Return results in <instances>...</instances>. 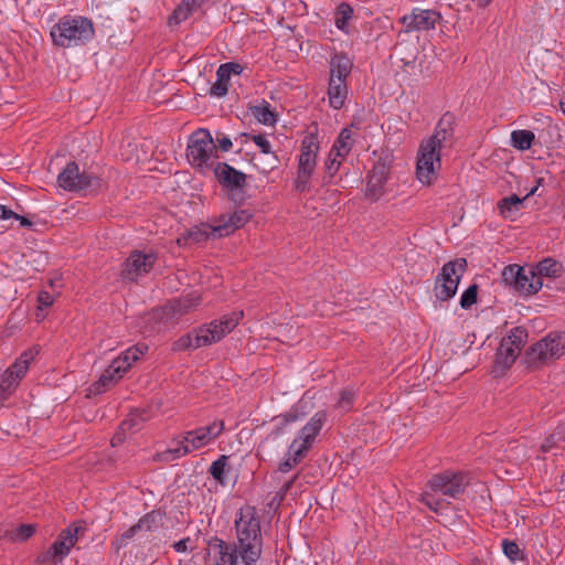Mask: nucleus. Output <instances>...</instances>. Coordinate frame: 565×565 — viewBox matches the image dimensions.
I'll use <instances>...</instances> for the list:
<instances>
[{
	"mask_svg": "<svg viewBox=\"0 0 565 565\" xmlns=\"http://www.w3.org/2000/svg\"><path fill=\"white\" fill-rule=\"evenodd\" d=\"M235 541L226 542L218 536L207 541L213 565H256L263 554L260 520L256 508L242 507L235 515Z\"/></svg>",
	"mask_w": 565,
	"mask_h": 565,
	"instance_id": "f257e3e1",
	"label": "nucleus"
},
{
	"mask_svg": "<svg viewBox=\"0 0 565 565\" xmlns=\"http://www.w3.org/2000/svg\"><path fill=\"white\" fill-rule=\"evenodd\" d=\"M454 137L452 116L445 114L436 125L433 136L422 141L418 150L416 174L424 184H431L440 167V151Z\"/></svg>",
	"mask_w": 565,
	"mask_h": 565,
	"instance_id": "f03ea898",
	"label": "nucleus"
},
{
	"mask_svg": "<svg viewBox=\"0 0 565 565\" xmlns=\"http://www.w3.org/2000/svg\"><path fill=\"white\" fill-rule=\"evenodd\" d=\"M469 484L467 475L460 471L446 470L434 475L420 495V501L431 511L437 512L447 499H457Z\"/></svg>",
	"mask_w": 565,
	"mask_h": 565,
	"instance_id": "7ed1b4c3",
	"label": "nucleus"
},
{
	"mask_svg": "<svg viewBox=\"0 0 565 565\" xmlns=\"http://www.w3.org/2000/svg\"><path fill=\"white\" fill-rule=\"evenodd\" d=\"M243 318V311H234L222 316L209 324L195 329L193 332L180 337L172 344L173 351L195 350L207 347L222 340L232 332Z\"/></svg>",
	"mask_w": 565,
	"mask_h": 565,
	"instance_id": "20e7f679",
	"label": "nucleus"
},
{
	"mask_svg": "<svg viewBox=\"0 0 565 565\" xmlns=\"http://www.w3.org/2000/svg\"><path fill=\"white\" fill-rule=\"evenodd\" d=\"M327 420L324 412H317L310 420L299 430L297 438L288 447V452L278 466V471L286 473L294 469L306 457L312 447L316 437Z\"/></svg>",
	"mask_w": 565,
	"mask_h": 565,
	"instance_id": "39448f33",
	"label": "nucleus"
},
{
	"mask_svg": "<svg viewBox=\"0 0 565 565\" xmlns=\"http://www.w3.org/2000/svg\"><path fill=\"white\" fill-rule=\"evenodd\" d=\"M224 430L223 420H214L206 426L189 430L177 441L175 447L160 454V459L164 461L175 460L190 454L193 450L207 446L216 439Z\"/></svg>",
	"mask_w": 565,
	"mask_h": 565,
	"instance_id": "423d86ee",
	"label": "nucleus"
},
{
	"mask_svg": "<svg viewBox=\"0 0 565 565\" xmlns=\"http://www.w3.org/2000/svg\"><path fill=\"white\" fill-rule=\"evenodd\" d=\"M185 156L190 166L201 173L212 171L218 156L210 130L199 128L190 135Z\"/></svg>",
	"mask_w": 565,
	"mask_h": 565,
	"instance_id": "0eeeda50",
	"label": "nucleus"
},
{
	"mask_svg": "<svg viewBox=\"0 0 565 565\" xmlns=\"http://www.w3.org/2000/svg\"><path fill=\"white\" fill-rule=\"evenodd\" d=\"M94 35L89 19L83 17H64L51 30V38L60 47H73L87 43Z\"/></svg>",
	"mask_w": 565,
	"mask_h": 565,
	"instance_id": "6e6552de",
	"label": "nucleus"
},
{
	"mask_svg": "<svg viewBox=\"0 0 565 565\" xmlns=\"http://www.w3.org/2000/svg\"><path fill=\"white\" fill-rule=\"evenodd\" d=\"M353 67L345 54H334L330 60V77L328 83V102L331 108L341 109L349 95L347 79Z\"/></svg>",
	"mask_w": 565,
	"mask_h": 565,
	"instance_id": "1a4fd4ad",
	"label": "nucleus"
},
{
	"mask_svg": "<svg viewBox=\"0 0 565 565\" xmlns=\"http://www.w3.org/2000/svg\"><path fill=\"white\" fill-rule=\"evenodd\" d=\"M148 350L146 344H137L124 351L114 359L108 367L103 372L98 381L93 384L95 394H100L118 382L131 365L140 359Z\"/></svg>",
	"mask_w": 565,
	"mask_h": 565,
	"instance_id": "9d476101",
	"label": "nucleus"
},
{
	"mask_svg": "<svg viewBox=\"0 0 565 565\" xmlns=\"http://www.w3.org/2000/svg\"><path fill=\"white\" fill-rule=\"evenodd\" d=\"M320 143L317 135L310 134L301 141L300 153L298 156L297 175L295 179V189L300 192H308L311 189L310 181L317 166Z\"/></svg>",
	"mask_w": 565,
	"mask_h": 565,
	"instance_id": "9b49d317",
	"label": "nucleus"
},
{
	"mask_svg": "<svg viewBox=\"0 0 565 565\" xmlns=\"http://www.w3.org/2000/svg\"><path fill=\"white\" fill-rule=\"evenodd\" d=\"M86 529L83 521L74 522L64 529L56 537L51 547L43 552L39 557L40 564H53L61 563L75 546L78 539L84 535Z\"/></svg>",
	"mask_w": 565,
	"mask_h": 565,
	"instance_id": "f8f14e48",
	"label": "nucleus"
},
{
	"mask_svg": "<svg viewBox=\"0 0 565 565\" xmlns=\"http://www.w3.org/2000/svg\"><path fill=\"white\" fill-rule=\"evenodd\" d=\"M467 268L465 258H457L446 263L435 281V296L440 301H448L451 299L458 289L461 277Z\"/></svg>",
	"mask_w": 565,
	"mask_h": 565,
	"instance_id": "ddd939ff",
	"label": "nucleus"
},
{
	"mask_svg": "<svg viewBox=\"0 0 565 565\" xmlns=\"http://www.w3.org/2000/svg\"><path fill=\"white\" fill-rule=\"evenodd\" d=\"M57 184L65 191L79 192L102 188V180L90 172L82 171L75 161H71L58 173Z\"/></svg>",
	"mask_w": 565,
	"mask_h": 565,
	"instance_id": "4468645a",
	"label": "nucleus"
},
{
	"mask_svg": "<svg viewBox=\"0 0 565 565\" xmlns=\"http://www.w3.org/2000/svg\"><path fill=\"white\" fill-rule=\"evenodd\" d=\"M503 279L512 282L522 295H534L543 287V280H540L533 266L509 265L503 270Z\"/></svg>",
	"mask_w": 565,
	"mask_h": 565,
	"instance_id": "2eb2a0df",
	"label": "nucleus"
},
{
	"mask_svg": "<svg viewBox=\"0 0 565 565\" xmlns=\"http://www.w3.org/2000/svg\"><path fill=\"white\" fill-rule=\"evenodd\" d=\"M157 259V253L152 249H134L122 264L121 278L128 281H137L140 277L151 271Z\"/></svg>",
	"mask_w": 565,
	"mask_h": 565,
	"instance_id": "dca6fc26",
	"label": "nucleus"
},
{
	"mask_svg": "<svg viewBox=\"0 0 565 565\" xmlns=\"http://www.w3.org/2000/svg\"><path fill=\"white\" fill-rule=\"evenodd\" d=\"M300 419L296 409H291L286 414H280L271 419L273 429L258 445L257 454L260 456H271L279 448L278 438L286 433V427L294 422Z\"/></svg>",
	"mask_w": 565,
	"mask_h": 565,
	"instance_id": "f3484780",
	"label": "nucleus"
},
{
	"mask_svg": "<svg viewBox=\"0 0 565 565\" xmlns=\"http://www.w3.org/2000/svg\"><path fill=\"white\" fill-rule=\"evenodd\" d=\"M565 351V332H551L531 348L530 358L533 362L546 363L558 359Z\"/></svg>",
	"mask_w": 565,
	"mask_h": 565,
	"instance_id": "a211bd4d",
	"label": "nucleus"
},
{
	"mask_svg": "<svg viewBox=\"0 0 565 565\" xmlns=\"http://www.w3.org/2000/svg\"><path fill=\"white\" fill-rule=\"evenodd\" d=\"M212 171L222 189L233 195L241 193L246 185V174L226 162H216Z\"/></svg>",
	"mask_w": 565,
	"mask_h": 565,
	"instance_id": "6ab92c4d",
	"label": "nucleus"
},
{
	"mask_svg": "<svg viewBox=\"0 0 565 565\" xmlns=\"http://www.w3.org/2000/svg\"><path fill=\"white\" fill-rule=\"evenodd\" d=\"M440 20L441 15L436 10L415 8L409 14L404 15L401 22L406 32H413L435 29Z\"/></svg>",
	"mask_w": 565,
	"mask_h": 565,
	"instance_id": "aec40b11",
	"label": "nucleus"
},
{
	"mask_svg": "<svg viewBox=\"0 0 565 565\" xmlns=\"http://www.w3.org/2000/svg\"><path fill=\"white\" fill-rule=\"evenodd\" d=\"M252 217L247 210H238L232 214H223L215 221L218 236L224 237L243 227Z\"/></svg>",
	"mask_w": 565,
	"mask_h": 565,
	"instance_id": "412c9836",
	"label": "nucleus"
},
{
	"mask_svg": "<svg viewBox=\"0 0 565 565\" xmlns=\"http://www.w3.org/2000/svg\"><path fill=\"white\" fill-rule=\"evenodd\" d=\"M214 230H216L215 222L213 224L202 223L200 226H194L184 232L177 242L180 246H186L192 243L204 242L209 238H221Z\"/></svg>",
	"mask_w": 565,
	"mask_h": 565,
	"instance_id": "4be33fe9",
	"label": "nucleus"
},
{
	"mask_svg": "<svg viewBox=\"0 0 565 565\" xmlns=\"http://www.w3.org/2000/svg\"><path fill=\"white\" fill-rule=\"evenodd\" d=\"M366 196L373 201L379 200L384 193L387 181L386 168L383 164L375 166L366 177Z\"/></svg>",
	"mask_w": 565,
	"mask_h": 565,
	"instance_id": "5701e85b",
	"label": "nucleus"
},
{
	"mask_svg": "<svg viewBox=\"0 0 565 565\" xmlns=\"http://www.w3.org/2000/svg\"><path fill=\"white\" fill-rule=\"evenodd\" d=\"M537 190V186L533 188L523 199L519 198L516 194H512L510 196H505L498 202V209L500 214L504 218L513 220L514 216L520 212L521 206L525 199L530 195H533Z\"/></svg>",
	"mask_w": 565,
	"mask_h": 565,
	"instance_id": "b1692460",
	"label": "nucleus"
},
{
	"mask_svg": "<svg viewBox=\"0 0 565 565\" xmlns=\"http://www.w3.org/2000/svg\"><path fill=\"white\" fill-rule=\"evenodd\" d=\"M520 352V350L512 347L511 341L501 340L495 354V367H501V370L509 369L514 363Z\"/></svg>",
	"mask_w": 565,
	"mask_h": 565,
	"instance_id": "393cba45",
	"label": "nucleus"
},
{
	"mask_svg": "<svg viewBox=\"0 0 565 565\" xmlns=\"http://www.w3.org/2000/svg\"><path fill=\"white\" fill-rule=\"evenodd\" d=\"M39 354V349L38 348H31L24 352H22L20 354V356L14 361V363L9 366L7 370L8 371H11L13 375H15V377H18L19 380H22L29 367H30V364L32 363V361L35 359V356Z\"/></svg>",
	"mask_w": 565,
	"mask_h": 565,
	"instance_id": "a878e982",
	"label": "nucleus"
},
{
	"mask_svg": "<svg viewBox=\"0 0 565 565\" xmlns=\"http://www.w3.org/2000/svg\"><path fill=\"white\" fill-rule=\"evenodd\" d=\"M533 267L535 268V273L537 277H540V280H543V277L557 278L564 271L562 263L550 257L544 258L536 265H533Z\"/></svg>",
	"mask_w": 565,
	"mask_h": 565,
	"instance_id": "bb28decb",
	"label": "nucleus"
},
{
	"mask_svg": "<svg viewBox=\"0 0 565 565\" xmlns=\"http://www.w3.org/2000/svg\"><path fill=\"white\" fill-rule=\"evenodd\" d=\"M353 147L352 132L349 128H343L333 146L331 147V151L335 153V156H340L341 158H345Z\"/></svg>",
	"mask_w": 565,
	"mask_h": 565,
	"instance_id": "cd10ccee",
	"label": "nucleus"
},
{
	"mask_svg": "<svg viewBox=\"0 0 565 565\" xmlns=\"http://www.w3.org/2000/svg\"><path fill=\"white\" fill-rule=\"evenodd\" d=\"M196 10L199 9L192 6L191 0H182L169 18V25H179L186 21Z\"/></svg>",
	"mask_w": 565,
	"mask_h": 565,
	"instance_id": "c85d7f7f",
	"label": "nucleus"
},
{
	"mask_svg": "<svg viewBox=\"0 0 565 565\" xmlns=\"http://www.w3.org/2000/svg\"><path fill=\"white\" fill-rule=\"evenodd\" d=\"M535 140V135L531 130L519 129L511 132V145L518 150H529Z\"/></svg>",
	"mask_w": 565,
	"mask_h": 565,
	"instance_id": "c756f323",
	"label": "nucleus"
},
{
	"mask_svg": "<svg viewBox=\"0 0 565 565\" xmlns=\"http://www.w3.org/2000/svg\"><path fill=\"white\" fill-rule=\"evenodd\" d=\"M250 113L258 122L265 126H273L276 122V116L270 104L266 100H263L260 105L250 107Z\"/></svg>",
	"mask_w": 565,
	"mask_h": 565,
	"instance_id": "7c9ffc66",
	"label": "nucleus"
},
{
	"mask_svg": "<svg viewBox=\"0 0 565 565\" xmlns=\"http://www.w3.org/2000/svg\"><path fill=\"white\" fill-rule=\"evenodd\" d=\"M21 380L15 377L11 371L6 370L0 381V404L4 402L18 387Z\"/></svg>",
	"mask_w": 565,
	"mask_h": 565,
	"instance_id": "2f4dec72",
	"label": "nucleus"
},
{
	"mask_svg": "<svg viewBox=\"0 0 565 565\" xmlns=\"http://www.w3.org/2000/svg\"><path fill=\"white\" fill-rule=\"evenodd\" d=\"M228 465V457L226 455L220 456L213 461L209 468L211 476L222 486L226 483L225 472Z\"/></svg>",
	"mask_w": 565,
	"mask_h": 565,
	"instance_id": "473e14b6",
	"label": "nucleus"
},
{
	"mask_svg": "<svg viewBox=\"0 0 565 565\" xmlns=\"http://www.w3.org/2000/svg\"><path fill=\"white\" fill-rule=\"evenodd\" d=\"M344 158H341L340 156H335V153H333V151L330 150L329 152V156L324 162V170H326V175L323 177V183H329L331 181V179L337 174V172L339 171L341 164H342V160Z\"/></svg>",
	"mask_w": 565,
	"mask_h": 565,
	"instance_id": "72a5a7b5",
	"label": "nucleus"
},
{
	"mask_svg": "<svg viewBox=\"0 0 565 565\" xmlns=\"http://www.w3.org/2000/svg\"><path fill=\"white\" fill-rule=\"evenodd\" d=\"M160 522L161 514L157 511H151L139 519L137 527H139L140 531L152 532L159 526Z\"/></svg>",
	"mask_w": 565,
	"mask_h": 565,
	"instance_id": "f704fd0d",
	"label": "nucleus"
},
{
	"mask_svg": "<svg viewBox=\"0 0 565 565\" xmlns=\"http://www.w3.org/2000/svg\"><path fill=\"white\" fill-rule=\"evenodd\" d=\"M228 84H230L228 76H226L222 71H220L217 68V71H216V81L211 86L210 94L212 96L223 97L224 95L227 94Z\"/></svg>",
	"mask_w": 565,
	"mask_h": 565,
	"instance_id": "c9c22d12",
	"label": "nucleus"
},
{
	"mask_svg": "<svg viewBox=\"0 0 565 565\" xmlns=\"http://www.w3.org/2000/svg\"><path fill=\"white\" fill-rule=\"evenodd\" d=\"M140 532L139 527H137V523L131 525L127 531H125L122 534L117 536L114 542L113 546L116 552L119 550L126 547L128 545L129 540H131L137 533Z\"/></svg>",
	"mask_w": 565,
	"mask_h": 565,
	"instance_id": "e433bc0d",
	"label": "nucleus"
},
{
	"mask_svg": "<svg viewBox=\"0 0 565 565\" xmlns=\"http://www.w3.org/2000/svg\"><path fill=\"white\" fill-rule=\"evenodd\" d=\"M565 441V424L559 425L556 430L542 445L543 451L550 450L553 446H556Z\"/></svg>",
	"mask_w": 565,
	"mask_h": 565,
	"instance_id": "4c0bfd02",
	"label": "nucleus"
},
{
	"mask_svg": "<svg viewBox=\"0 0 565 565\" xmlns=\"http://www.w3.org/2000/svg\"><path fill=\"white\" fill-rule=\"evenodd\" d=\"M478 298V286L476 284L469 286L460 297V307L462 309H469L477 302Z\"/></svg>",
	"mask_w": 565,
	"mask_h": 565,
	"instance_id": "58836bf2",
	"label": "nucleus"
},
{
	"mask_svg": "<svg viewBox=\"0 0 565 565\" xmlns=\"http://www.w3.org/2000/svg\"><path fill=\"white\" fill-rule=\"evenodd\" d=\"M35 533L34 524H21L11 532V539L13 541H26Z\"/></svg>",
	"mask_w": 565,
	"mask_h": 565,
	"instance_id": "ea45409f",
	"label": "nucleus"
},
{
	"mask_svg": "<svg viewBox=\"0 0 565 565\" xmlns=\"http://www.w3.org/2000/svg\"><path fill=\"white\" fill-rule=\"evenodd\" d=\"M526 338H527V333L524 329L514 328L511 331V333L507 338H503L502 340L511 341L512 347L521 351L522 347L525 343Z\"/></svg>",
	"mask_w": 565,
	"mask_h": 565,
	"instance_id": "a19ab883",
	"label": "nucleus"
},
{
	"mask_svg": "<svg viewBox=\"0 0 565 565\" xmlns=\"http://www.w3.org/2000/svg\"><path fill=\"white\" fill-rule=\"evenodd\" d=\"M502 550L504 555L512 562L519 561L523 556L519 545L513 541L503 540Z\"/></svg>",
	"mask_w": 565,
	"mask_h": 565,
	"instance_id": "79ce46f5",
	"label": "nucleus"
},
{
	"mask_svg": "<svg viewBox=\"0 0 565 565\" xmlns=\"http://www.w3.org/2000/svg\"><path fill=\"white\" fill-rule=\"evenodd\" d=\"M353 401H354V393L352 391L344 390L341 393L337 405L341 411L348 412L352 408Z\"/></svg>",
	"mask_w": 565,
	"mask_h": 565,
	"instance_id": "37998d69",
	"label": "nucleus"
},
{
	"mask_svg": "<svg viewBox=\"0 0 565 565\" xmlns=\"http://www.w3.org/2000/svg\"><path fill=\"white\" fill-rule=\"evenodd\" d=\"M250 139L255 142V145L260 149V151L265 154H271V145L269 140L264 135H253Z\"/></svg>",
	"mask_w": 565,
	"mask_h": 565,
	"instance_id": "c03bdc74",
	"label": "nucleus"
},
{
	"mask_svg": "<svg viewBox=\"0 0 565 565\" xmlns=\"http://www.w3.org/2000/svg\"><path fill=\"white\" fill-rule=\"evenodd\" d=\"M220 71H222L228 78L232 74L234 75H241L243 73V66L239 63L230 62L222 64L218 67Z\"/></svg>",
	"mask_w": 565,
	"mask_h": 565,
	"instance_id": "a18cd8bd",
	"label": "nucleus"
},
{
	"mask_svg": "<svg viewBox=\"0 0 565 565\" xmlns=\"http://www.w3.org/2000/svg\"><path fill=\"white\" fill-rule=\"evenodd\" d=\"M38 301H39V309L49 308L50 306L53 305L54 297L49 291L42 290L39 292Z\"/></svg>",
	"mask_w": 565,
	"mask_h": 565,
	"instance_id": "49530a36",
	"label": "nucleus"
},
{
	"mask_svg": "<svg viewBox=\"0 0 565 565\" xmlns=\"http://www.w3.org/2000/svg\"><path fill=\"white\" fill-rule=\"evenodd\" d=\"M340 13L342 14V20L338 19L335 24L339 29H342L343 24L347 22L348 19L352 17L353 10L349 4H341L339 7Z\"/></svg>",
	"mask_w": 565,
	"mask_h": 565,
	"instance_id": "de8ad7c7",
	"label": "nucleus"
},
{
	"mask_svg": "<svg viewBox=\"0 0 565 565\" xmlns=\"http://www.w3.org/2000/svg\"><path fill=\"white\" fill-rule=\"evenodd\" d=\"M216 149L218 148L223 152H227L232 149L233 142L230 137L222 135L221 137L216 138Z\"/></svg>",
	"mask_w": 565,
	"mask_h": 565,
	"instance_id": "09e8293b",
	"label": "nucleus"
},
{
	"mask_svg": "<svg viewBox=\"0 0 565 565\" xmlns=\"http://www.w3.org/2000/svg\"><path fill=\"white\" fill-rule=\"evenodd\" d=\"M191 539L184 537L173 544V548L177 553H185L189 550V543Z\"/></svg>",
	"mask_w": 565,
	"mask_h": 565,
	"instance_id": "8fccbe9b",
	"label": "nucleus"
},
{
	"mask_svg": "<svg viewBox=\"0 0 565 565\" xmlns=\"http://www.w3.org/2000/svg\"><path fill=\"white\" fill-rule=\"evenodd\" d=\"M17 216V213L9 209L7 205L0 204V218L10 220Z\"/></svg>",
	"mask_w": 565,
	"mask_h": 565,
	"instance_id": "3c124183",
	"label": "nucleus"
},
{
	"mask_svg": "<svg viewBox=\"0 0 565 565\" xmlns=\"http://www.w3.org/2000/svg\"><path fill=\"white\" fill-rule=\"evenodd\" d=\"M196 306V299H192V298H186V299H183L181 302H180V311H189L190 309H192L193 307Z\"/></svg>",
	"mask_w": 565,
	"mask_h": 565,
	"instance_id": "603ef678",
	"label": "nucleus"
},
{
	"mask_svg": "<svg viewBox=\"0 0 565 565\" xmlns=\"http://www.w3.org/2000/svg\"><path fill=\"white\" fill-rule=\"evenodd\" d=\"M138 425L137 423V418L131 416L127 419H125L121 425H120V429L121 430H126V429H134L136 426Z\"/></svg>",
	"mask_w": 565,
	"mask_h": 565,
	"instance_id": "864d4df0",
	"label": "nucleus"
},
{
	"mask_svg": "<svg viewBox=\"0 0 565 565\" xmlns=\"http://www.w3.org/2000/svg\"><path fill=\"white\" fill-rule=\"evenodd\" d=\"M295 480H296V476H295L291 480L287 481V482L281 487V489H280V500H282V499H284V497L286 495V493L291 489V487H292V484H294Z\"/></svg>",
	"mask_w": 565,
	"mask_h": 565,
	"instance_id": "5fc2aeb1",
	"label": "nucleus"
},
{
	"mask_svg": "<svg viewBox=\"0 0 565 565\" xmlns=\"http://www.w3.org/2000/svg\"><path fill=\"white\" fill-rule=\"evenodd\" d=\"M13 218L20 221V224L23 226V227H30L32 225V222L29 221L26 217L22 216V215H19L17 214V216H14Z\"/></svg>",
	"mask_w": 565,
	"mask_h": 565,
	"instance_id": "6e6d98bb",
	"label": "nucleus"
},
{
	"mask_svg": "<svg viewBox=\"0 0 565 565\" xmlns=\"http://www.w3.org/2000/svg\"><path fill=\"white\" fill-rule=\"evenodd\" d=\"M253 135H249V134H246V132H243V134H239L237 137H236V141H239L241 143L245 142L247 139H249Z\"/></svg>",
	"mask_w": 565,
	"mask_h": 565,
	"instance_id": "4d7b16f0",
	"label": "nucleus"
},
{
	"mask_svg": "<svg viewBox=\"0 0 565 565\" xmlns=\"http://www.w3.org/2000/svg\"><path fill=\"white\" fill-rule=\"evenodd\" d=\"M209 0H191L192 6H195L198 9H200L205 2Z\"/></svg>",
	"mask_w": 565,
	"mask_h": 565,
	"instance_id": "13d9d810",
	"label": "nucleus"
},
{
	"mask_svg": "<svg viewBox=\"0 0 565 565\" xmlns=\"http://www.w3.org/2000/svg\"><path fill=\"white\" fill-rule=\"evenodd\" d=\"M121 440H122L121 435H120V434H117L116 436H114V437L111 438V445H113V446H116V445H117V443H121Z\"/></svg>",
	"mask_w": 565,
	"mask_h": 565,
	"instance_id": "bf43d9fd",
	"label": "nucleus"
},
{
	"mask_svg": "<svg viewBox=\"0 0 565 565\" xmlns=\"http://www.w3.org/2000/svg\"><path fill=\"white\" fill-rule=\"evenodd\" d=\"M479 7H487L492 0H476Z\"/></svg>",
	"mask_w": 565,
	"mask_h": 565,
	"instance_id": "052dcab7",
	"label": "nucleus"
},
{
	"mask_svg": "<svg viewBox=\"0 0 565 565\" xmlns=\"http://www.w3.org/2000/svg\"><path fill=\"white\" fill-rule=\"evenodd\" d=\"M561 108H562L563 113L565 114V106H564V103H561Z\"/></svg>",
	"mask_w": 565,
	"mask_h": 565,
	"instance_id": "680f3d73",
	"label": "nucleus"
}]
</instances>
